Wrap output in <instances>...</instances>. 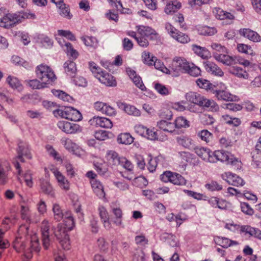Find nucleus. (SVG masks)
I'll return each instance as SVG.
<instances>
[{"mask_svg":"<svg viewBox=\"0 0 261 261\" xmlns=\"http://www.w3.org/2000/svg\"><path fill=\"white\" fill-rule=\"evenodd\" d=\"M137 32L129 31L127 34L135 38L138 45L142 47H147L149 45V41L151 40H157L159 38V34L151 28L144 25L136 26Z\"/></svg>","mask_w":261,"mask_h":261,"instance_id":"1","label":"nucleus"},{"mask_svg":"<svg viewBox=\"0 0 261 261\" xmlns=\"http://www.w3.org/2000/svg\"><path fill=\"white\" fill-rule=\"evenodd\" d=\"M13 247L17 252L22 253L27 259L32 257L29 241L28 227L25 225H21L19 227L13 243Z\"/></svg>","mask_w":261,"mask_h":261,"instance_id":"2","label":"nucleus"},{"mask_svg":"<svg viewBox=\"0 0 261 261\" xmlns=\"http://www.w3.org/2000/svg\"><path fill=\"white\" fill-rule=\"evenodd\" d=\"M119 164L125 169L124 171L120 172L121 176L128 180L135 178L134 183L138 187H142L146 185L147 180L144 177H135L134 165L130 161L125 157H121L119 159Z\"/></svg>","mask_w":261,"mask_h":261,"instance_id":"3","label":"nucleus"},{"mask_svg":"<svg viewBox=\"0 0 261 261\" xmlns=\"http://www.w3.org/2000/svg\"><path fill=\"white\" fill-rule=\"evenodd\" d=\"M90 70L94 77L101 84L107 86L114 87L117 85L116 78L109 72L101 69L95 62L89 63Z\"/></svg>","mask_w":261,"mask_h":261,"instance_id":"4","label":"nucleus"},{"mask_svg":"<svg viewBox=\"0 0 261 261\" xmlns=\"http://www.w3.org/2000/svg\"><path fill=\"white\" fill-rule=\"evenodd\" d=\"M35 73L37 77L44 85L47 86L51 84L57 79L53 69L48 66L41 64L36 68Z\"/></svg>","mask_w":261,"mask_h":261,"instance_id":"5","label":"nucleus"},{"mask_svg":"<svg viewBox=\"0 0 261 261\" xmlns=\"http://www.w3.org/2000/svg\"><path fill=\"white\" fill-rule=\"evenodd\" d=\"M186 98L188 101L200 107H218V105L213 100L207 99L197 92H190L187 93Z\"/></svg>","mask_w":261,"mask_h":261,"instance_id":"6","label":"nucleus"},{"mask_svg":"<svg viewBox=\"0 0 261 261\" xmlns=\"http://www.w3.org/2000/svg\"><path fill=\"white\" fill-rule=\"evenodd\" d=\"M50 171L54 175L57 181L58 185L63 191L67 192L70 190V182L59 171V169L53 164H50L45 168L46 173H48Z\"/></svg>","mask_w":261,"mask_h":261,"instance_id":"7","label":"nucleus"},{"mask_svg":"<svg viewBox=\"0 0 261 261\" xmlns=\"http://www.w3.org/2000/svg\"><path fill=\"white\" fill-rule=\"evenodd\" d=\"M53 113L56 117L60 116L73 121H79L82 119V114L76 109L70 107H65L63 109H57Z\"/></svg>","mask_w":261,"mask_h":261,"instance_id":"8","label":"nucleus"},{"mask_svg":"<svg viewBox=\"0 0 261 261\" xmlns=\"http://www.w3.org/2000/svg\"><path fill=\"white\" fill-rule=\"evenodd\" d=\"M213 161L211 163H216L217 161L226 162L227 164L234 166L239 164V161L238 159L234 157L232 154H229L228 152L222 150H216L212 153Z\"/></svg>","mask_w":261,"mask_h":261,"instance_id":"9","label":"nucleus"},{"mask_svg":"<svg viewBox=\"0 0 261 261\" xmlns=\"http://www.w3.org/2000/svg\"><path fill=\"white\" fill-rule=\"evenodd\" d=\"M67 233L68 232L62 227V225H58L54 230L55 236L64 250H69L71 248V242Z\"/></svg>","mask_w":261,"mask_h":261,"instance_id":"10","label":"nucleus"},{"mask_svg":"<svg viewBox=\"0 0 261 261\" xmlns=\"http://www.w3.org/2000/svg\"><path fill=\"white\" fill-rule=\"evenodd\" d=\"M161 180L164 182H168L177 186H183L186 184V180L180 174L166 171L161 175Z\"/></svg>","mask_w":261,"mask_h":261,"instance_id":"11","label":"nucleus"},{"mask_svg":"<svg viewBox=\"0 0 261 261\" xmlns=\"http://www.w3.org/2000/svg\"><path fill=\"white\" fill-rule=\"evenodd\" d=\"M166 30L171 37L178 42L186 44L190 41V38L187 34L178 31L169 23L166 24Z\"/></svg>","mask_w":261,"mask_h":261,"instance_id":"12","label":"nucleus"},{"mask_svg":"<svg viewBox=\"0 0 261 261\" xmlns=\"http://www.w3.org/2000/svg\"><path fill=\"white\" fill-rule=\"evenodd\" d=\"M40 229L43 246L45 249H47L50 244L49 222L46 220L42 221L40 225Z\"/></svg>","mask_w":261,"mask_h":261,"instance_id":"13","label":"nucleus"},{"mask_svg":"<svg viewBox=\"0 0 261 261\" xmlns=\"http://www.w3.org/2000/svg\"><path fill=\"white\" fill-rule=\"evenodd\" d=\"M24 156L27 158L30 159L32 158L31 154L28 145L25 144H20L19 146L18 155L17 158V160H16L14 163V165L15 168L18 170V174L20 175L21 173V167L18 160L21 162H24L23 156Z\"/></svg>","mask_w":261,"mask_h":261,"instance_id":"14","label":"nucleus"},{"mask_svg":"<svg viewBox=\"0 0 261 261\" xmlns=\"http://www.w3.org/2000/svg\"><path fill=\"white\" fill-rule=\"evenodd\" d=\"M89 124L93 127L111 128L113 123L107 118L100 116H94L89 120Z\"/></svg>","mask_w":261,"mask_h":261,"instance_id":"15","label":"nucleus"},{"mask_svg":"<svg viewBox=\"0 0 261 261\" xmlns=\"http://www.w3.org/2000/svg\"><path fill=\"white\" fill-rule=\"evenodd\" d=\"M58 126L60 129L66 134H74L80 129V126L79 124L66 120L60 121L58 123Z\"/></svg>","mask_w":261,"mask_h":261,"instance_id":"16","label":"nucleus"},{"mask_svg":"<svg viewBox=\"0 0 261 261\" xmlns=\"http://www.w3.org/2000/svg\"><path fill=\"white\" fill-rule=\"evenodd\" d=\"M239 34L251 41L253 42H259L261 41V36L255 31L249 29H241L239 31Z\"/></svg>","mask_w":261,"mask_h":261,"instance_id":"17","label":"nucleus"},{"mask_svg":"<svg viewBox=\"0 0 261 261\" xmlns=\"http://www.w3.org/2000/svg\"><path fill=\"white\" fill-rule=\"evenodd\" d=\"M203 64L204 67L207 72L215 76H223V71L214 62L211 60H206L203 62Z\"/></svg>","mask_w":261,"mask_h":261,"instance_id":"18","label":"nucleus"},{"mask_svg":"<svg viewBox=\"0 0 261 261\" xmlns=\"http://www.w3.org/2000/svg\"><path fill=\"white\" fill-rule=\"evenodd\" d=\"M59 10L60 14L67 19H71L72 15L70 12L69 6L64 2V0H51Z\"/></svg>","mask_w":261,"mask_h":261,"instance_id":"19","label":"nucleus"},{"mask_svg":"<svg viewBox=\"0 0 261 261\" xmlns=\"http://www.w3.org/2000/svg\"><path fill=\"white\" fill-rule=\"evenodd\" d=\"M94 108L97 111L100 112L101 113L109 116H112L116 114L114 108L101 101L95 102Z\"/></svg>","mask_w":261,"mask_h":261,"instance_id":"20","label":"nucleus"},{"mask_svg":"<svg viewBox=\"0 0 261 261\" xmlns=\"http://www.w3.org/2000/svg\"><path fill=\"white\" fill-rule=\"evenodd\" d=\"M17 22L15 14L8 13L0 19V27L9 28L15 25Z\"/></svg>","mask_w":261,"mask_h":261,"instance_id":"21","label":"nucleus"},{"mask_svg":"<svg viewBox=\"0 0 261 261\" xmlns=\"http://www.w3.org/2000/svg\"><path fill=\"white\" fill-rule=\"evenodd\" d=\"M208 202L212 207L221 210H226L229 205V202L226 200L216 196L211 197Z\"/></svg>","mask_w":261,"mask_h":261,"instance_id":"22","label":"nucleus"},{"mask_svg":"<svg viewBox=\"0 0 261 261\" xmlns=\"http://www.w3.org/2000/svg\"><path fill=\"white\" fill-rule=\"evenodd\" d=\"M227 54L214 53L213 56L214 58L218 61L227 65H232L235 63V60L232 57L227 55Z\"/></svg>","mask_w":261,"mask_h":261,"instance_id":"23","label":"nucleus"},{"mask_svg":"<svg viewBox=\"0 0 261 261\" xmlns=\"http://www.w3.org/2000/svg\"><path fill=\"white\" fill-rule=\"evenodd\" d=\"M137 132L140 134L150 140H156L158 139L157 132L154 130V129H149L143 126H139L137 128Z\"/></svg>","mask_w":261,"mask_h":261,"instance_id":"24","label":"nucleus"},{"mask_svg":"<svg viewBox=\"0 0 261 261\" xmlns=\"http://www.w3.org/2000/svg\"><path fill=\"white\" fill-rule=\"evenodd\" d=\"M226 180L229 184L236 187H242L245 184V181L240 176L230 172L226 173Z\"/></svg>","mask_w":261,"mask_h":261,"instance_id":"25","label":"nucleus"},{"mask_svg":"<svg viewBox=\"0 0 261 261\" xmlns=\"http://www.w3.org/2000/svg\"><path fill=\"white\" fill-rule=\"evenodd\" d=\"M195 152L200 158L203 160L211 163V161L214 160L212 158L211 151L209 149H207L204 147H196L195 148Z\"/></svg>","mask_w":261,"mask_h":261,"instance_id":"26","label":"nucleus"},{"mask_svg":"<svg viewBox=\"0 0 261 261\" xmlns=\"http://www.w3.org/2000/svg\"><path fill=\"white\" fill-rule=\"evenodd\" d=\"M181 7V3L177 0L169 2L165 8V12L168 15H172Z\"/></svg>","mask_w":261,"mask_h":261,"instance_id":"27","label":"nucleus"},{"mask_svg":"<svg viewBox=\"0 0 261 261\" xmlns=\"http://www.w3.org/2000/svg\"><path fill=\"white\" fill-rule=\"evenodd\" d=\"M171 109L172 108L169 102L165 103L160 110V117L164 119L171 120L173 116V114Z\"/></svg>","mask_w":261,"mask_h":261,"instance_id":"28","label":"nucleus"},{"mask_svg":"<svg viewBox=\"0 0 261 261\" xmlns=\"http://www.w3.org/2000/svg\"><path fill=\"white\" fill-rule=\"evenodd\" d=\"M90 183L94 193L100 198H105L106 193L104 188L100 181L97 180H94L93 181H90Z\"/></svg>","mask_w":261,"mask_h":261,"instance_id":"29","label":"nucleus"},{"mask_svg":"<svg viewBox=\"0 0 261 261\" xmlns=\"http://www.w3.org/2000/svg\"><path fill=\"white\" fill-rule=\"evenodd\" d=\"M99 216L105 227L110 228L111 223L110 221V215L106 208L103 206H100L98 208Z\"/></svg>","mask_w":261,"mask_h":261,"instance_id":"30","label":"nucleus"},{"mask_svg":"<svg viewBox=\"0 0 261 261\" xmlns=\"http://www.w3.org/2000/svg\"><path fill=\"white\" fill-rule=\"evenodd\" d=\"M236 49L240 53L247 56L253 57L255 55V53L252 47L247 44L240 43L237 44Z\"/></svg>","mask_w":261,"mask_h":261,"instance_id":"31","label":"nucleus"},{"mask_svg":"<svg viewBox=\"0 0 261 261\" xmlns=\"http://www.w3.org/2000/svg\"><path fill=\"white\" fill-rule=\"evenodd\" d=\"M193 50L196 55L204 60H208V59L211 58L210 51L205 47L197 45H193Z\"/></svg>","mask_w":261,"mask_h":261,"instance_id":"32","label":"nucleus"},{"mask_svg":"<svg viewBox=\"0 0 261 261\" xmlns=\"http://www.w3.org/2000/svg\"><path fill=\"white\" fill-rule=\"evenodd\" d=\"M216 242L218 245L223 248L237 246L239 244V243L237 241H233L224 237H217L216 239Z\"/></svg>","mask_w":261,"mask_h":261,"instance_id":"33","label":"nucleus"},{"mask_svg":"<svg viewBox=\"0 0 261 261\" xmlns=\"http://www.w3.org/2000/svg\"><path fill=\"white\" fill-rule=\"evenodd\" d=\"M56 39L60 44H61L60 40L62 38H65L70 41H75L76 40L75 36L71 32L68 30H58L56 34Z\"/></svg>","mask_w":261,"mask_h":261,"instance_id":"34","label":"nucleus"},{"mask_svg":"<svg viewBox=\"0 0 261 261\" xmlns=\"http://www.w3.org/2000/svg\"><path fill=\"white\" fill-rule=\"evenodd\" d=\"M163 119L158 122L157 126L161 130L165 132L173 133L175 131V125L174 123Z\"/></svg>","mask_w":261,"mask_h":261,"instance_id":"35","label":"nucleus"},{"mask_svg":"<svg viewBox=\"0 0 261 261\" xmlns=\"http://www.w3.org/2000/svg\"><path fill=\"white\" fill-rule=\"evenodd\" d=\"M153 87L155 91L160 95L166 96L171 94V90L169 87L159 82H154Z\"/></svg>","mask_w":261,"mask_h":261,"instance_id":"36","label":"nucleus"},{"mask_svg":"<svg viewBox=\"0 0 261 261\" xmlns=\"http://www.w3.org/2000/svg\"><path fill=\"white\" fill-rule=\"evenodd\" d=\"M242 233L261 239V230L249 225H243Z\"/></svg>","mask_w":261,"mask_h":261,"instance_id":"37","label":"nucleus"},{"mask_svg":"<svg viewBox=\"0 0 261 261\" xmlns=\"http://www.w3.org/2000/svg\"><path fill=\"white\" fill-rule=\"evenodd\" d=\"M64 71L67 75L71 77H74L77 69L75 63L71 61H66L64 65Z\"/></svg>","mask_w":261,"mask_h":261,"instance_id":"38","label":"nucleus"},{"mask_svg":"<svg viewBox=\"0 0 261 261\" xmlns=\"http://www.w3.org/2000/svg\"><path fill=\"white\" fill-rule=\"evenodd\" d=\"M230 72L239 78L247 80L249 77V73L243 68L239 66H234L231 68Z\"/></svg>","mask_w":261,"mask_h":261,"instance_id":"39","label":"nucleus"},{"mask_svg":"<svg viewBox=\"0 0 261 261\" xmlns=\"http://www.w3.org/2000/svg\"><path fill=\"white\" fill-rule=\"evenodd\" d=\"M54 95L65 102L71 103L73 101V98L67 93L60 90H53Z\"/></svg>","mask_w":261,"mask_h":261,"instance_id":"40","label":"nucleus"},{"mask_svg":"<svg viewBox=\"0 0 261 261\" xmlns=\"http://www.w3.org/2000/svg\"><path fill=\"white\" fill-rule=\"evenodd\" d=\"M175 129L185 128L189 127L190 122L183 116L177 117L174 122Z\"/></svg>","mask_w":261,"mask_h":261,"instance_id":"41","label":"nucleus"},{"mask_svg":"<svg viewBox=\"0 0 261 261\" xmlns=\"http://www.w3.org/2000/svg\"><path fill=\"white\" fill-rule=\"evenodd\" d=\"M156 57L147 50L143 51L141 55L142 62L149 66H152Z\"/></svg>","mask_w":261,"mask_h":261,"instance_id":"42","label":"nucleus"},{"mask_svg":"<svg viewBox=\"0 0 261 261\" xmlns=\"http://www.w3.org/2000/svg\"><path fill=\"white\" fill-rule=\"evenodd\" d=\"M20 215L21 218L26 221L30 222L31 221V211L29 206L23 203L20 206Z\"/></svg>","mask_w":261,"mask_h":261,"instance_id":"43","label":"nucleus"},{"mask_svg":"<svg viewBox=\"0 0 261 261\" xmlns=\"http://www.w3.org/2000/svg\"><path fill=\"white\" fill-rule=\"evenodd\" d=\"M217 97L219 100L232 101L235 96L225 90H217L216 91Z\"/></svg>","mask_w":261,"mask_h":261,"instance_id":"44","label":"nucleus"},{"mask_svg":"<svg viewBox=\"0 0 261 261\" xmlns=\"http://www.w3.org/2000/svg\"><path fill=\"white\" fill-rule=\"evenodd\" d=\"M121 158L119 157L117 152L114 150H110L107 152L106 155V159L108 163L110 165H115L117 161L119 162V159Z\"/></svg>","mask_w":261,"mask_h":261,"instance_id":"45","label":"nucleus"},{"mask_svg":"<svg viewBox=\"0 0 261 261\" xmlns=\"http://www.w3.org/2000/svg\"><path fill=\"white\" fill-rule=\"evenodd\" d=\"M117 141L120 144H130L133 142L134 138L129 133H121L118 136Z\"/></svg>","mask_w":261,"mask_h":261,"instance_id":"46","label":"nucleus"},{"mask_svg":"<svg viewBox=\"0 0 261 261\" xmlns=\"http://www.w3.org/2000/svg\"><path fill=\"white\" fill-rule=\"evenodd\" d=\"M198 31L199 34L204 36H212L217 32V29L215 28L207 26H201L198 27Z\"/></svg>","mask_w":261,"mask_h":261,"instance_id":"47","label":"nucleus"},{"mask_svg":"<svg viewBox=\"0 0 261 261\" xmlns=\"http://www.w3.org/2000/svg\"><path fill=\"white\" fill-rule=\"evenodd\" d=\"M7 82L13 89L20 90L22 88V85L19 80L14 76H9L7 78Z\"/></svg>","mask_w":261,"mask_h":261,"instance_id":"48","label":"nucleus"},{"mask_svg":"<svg viewBox=\"0 0 261 261\" xmlns=\"http://www.w3.org/2000/svg\"><path fill=\"white\" fill-rule=\"evenodd\" d=\"M223 119L225 123L232 126L238 127L241 123V121L239 118L235 117L232 118L228 115L223 116Z\"/></svg>","mask_w":261,"mask_h":261,"instance_id":"49","label":"nucleus"},{"mask_svg":"<svg viewBox=\"0 0 261 261\" xmlns=\"http://www.w3.org/2000/svg\"><path fill=\"white\" fill-rule=\"evenodd\" d=\"M185 72L193 76H198L201 74L200 69L192 62L190 63Z\"/></svg>","mask_w":261,"mask_h":261,"instance_id":"50","label":"nucleus"},{"mask_svg":"<svg viewBox=\"0 0 261 261\" xmlns=\"http://www.w3.org/2000/svg\"><path fill=\"white\" fill-rule=\"evenodd\" d=\"M197 85L201 89L206 90H211L213 88V85L210 82L203 78H199L196 81Z\"/></svg>","mask_w":261,"mask_h":261,"instance_id":"51","label":"nucleus"},{"mask_svg":"<svg viewBox=\"0 0 261 261\" xmlns=\"http://www.w3.org/2000/svg\"><path fill=\"white\" fill-rule=\"evenodd\" d=\"M58 225H62V227L65 229L66 232H69L74 226L73 218L71 216L68 217L64 220V223H60Z\"/></svg>","mask_w":261,"mask_h":261,"instance_id":"52","label":"nucleus"},{"mask_svg":"<svg viewBox=\"0 0 261 261\" xmlns=\"http://www.w3.org/2000/svg\"><path fill=\"white\" fill-rule=\"evenodd\" d=\"M27 85L33 89H40L46 87L39 79H34L27 81Z\"/></svg>","mask_w":261,"mask_h":261,"instance_id":"53","label":"nucleus"},{"mask_svg":"<svg viewBox=\"0 0 261 261\" xmlns=\"http://www.w3.org/2000/svg\"><path fill=\"white\" fill-rule=\"evenodd\" d=\"M178 61V57L174 58L170 64L169 67L168 68L169 73L168 74H177L179 72V66Z\"/></svg>","mask_w":261,"mask_h":261,"instance_id":"54","label":"nucleus"},{"mask_svg":"<svg viewBox=\"0 0 261 261\" xmlns=\"http://www.w3.org/2000/svg\"><path fill=\"white\" fill-rule=\"evenodd\" d=\"M30 247L32 250V252L33 251H35L36 252H39L40 250V246L39 244V241L38 237L36 236H33L31 237V240L30 243H29Z\"/></svg>","mask_w":261,"mask_h":261,"instance_id":"55","label":"nucleus"},{"mask_svg":"<svg viewBox=\"0 0 261 261\" xmlns=\"http://www.w3.org/2000/svg\"><path fill=\"white\" fill-rule=\"evenodd\" d=\"M15 14L16 18H17V22L19 23L25 19H34L35 18V15L34 14L29 13L27 12H19L18 13Z\"/></svg>","mask_w":261,"mask_h":261,"instance_id":"56","label":"nucleus"},{"mask_svg":"<svg viewBox=\"0 0 261 261\" xmlns=\"http://www.w3.org/2000/svg\"><path fill=\"white\" fill-rule=\"evenodd\" d=\"M205 187L210 191H219L222 189V185H220L216 181H211L208 182L205 184Z\"/></svg>","mask_w":261,"mask_h":261,"instance_id":"57","label":"nucleus"},{"mask_svg":"<svg viewBox=\"0 0 261 261\" xmlns=\"http://www.w3.org/2000/svg\"><path fill=\"white\" fill-rule=\"evenodd\" d=\"M112 213L114 215L116 220L115 223L117 225H121L122 223V218L123 213L120 207H114L112 209Z\"/></svg>","mask_w":261,"mask_h":261,"instance_id":"58","label":"nucleus"},{"mask_svg":"<svg viewBox=\"0 0 261 261\" xmlns=\"http://www.w3.org/2000/svg\"><path fill=\"white\" fill-rule=\"evenodd\" d=\"M64 166L66 169L67 175L70 177L72 178L76 175V172L73 166L68 161L64 163Z\"/></svg>","mask_w":261,"mask_h":261,"instance_id":"59","label":"nucleus"},{"mask_svg":"<svg viewBox=\"0 0 261 261\" xmlns=\"http://www.w3.org/2000/svg\"><path fill=\"white\" fill-rule=\"evenodd\" d=\"M66 49V51L68 56H70L73 59H76L79 56L78 51L75 49L70 43H67L65 44Z\"/></svg>","mask_w":261,"mask_h":261,"instance_id":"60","label":"nucleus"},{"mask_svg":"<svg viewBox=\"0 0 261 261\" xmlns=\"http://www.w3.org/2000/svg\"><path fill=\"white\" fill-rule=\"evenodd\" d=\"M46 148L49 154L52 156L54 159L57 160L58 162H60L61 163L63 162V159L59 153L54 149L52 146L48 145L46 146Z\"/></svg>","mask_w":261,"mask_h":261,"instance_id":"61","label":"nucleus"},{"mask_svg":"<svg viewBox=\"0 0 261 261\" xmlns=\"http://www.w3.org/2000/svg\"><path fill=\"white\" fill-rule=\"evenodd\" d=\"M154 66V67L164 73L168 74L169 73L168 68H167L162 62L161 60L155 58L153 63L152 64V66Z\"/></svg>","mask_w":261,"mask_h":261,"instance_id":"62","label":"nucleus"},{"mask_svg":"<svg viewBox=\"0 0 261 261\" xmlns=\"http://www.w3.org/2000/svg\"><path fill=\"white\" fill-rule=\"evenodd\" d=\"M83 40L87 46L96 47L97 46V40L95 37L87 36L84 37Z\"/></svg>","mask_w":261,"mask_h":261,"instance_id":"63","label":"nucleus"},{"mask_svg":"<svg viewBox=\"0 0 261 261\" xmlns=\"http://www.w3.org/2000/svg\"><path fill=\"white\" fill-rule=\"evenodd\" d=\"M198 136L202 141L208 143L211 141L213 138V134L207 130L203 129L199 133Z\"/></svg>","mask_w":261,"mask_h":261,"instance_id":"64","label":"nucleus"}]
</instances>
